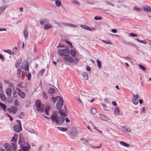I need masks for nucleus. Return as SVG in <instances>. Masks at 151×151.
I'll return each instance as SVG.
<instances>
[{
  "label": "nucleus",
  "mask_w": 151,
  "mask_h": 151,
  "mask_svg": "<svg viewBox=\"0 0 151 151\" xmlns=\"http://www.w3.org/2000/svg\"><path fill=\"white\" fill-rule=\"evenodd\" d=\"M119 112L120 110L119 108L118 107L115 108L114 111V114L116 115H119L120 114Z\"/></svg>",
  "instance_id": "nucleus-18"
},
{
  "label": "nucleus",
  "mask_w": 151,
  "mask_h": 151,
  "mask_svg": "<svg viewBox=\"0 0 151 151\" xmlns=\"http://www.w3.org/2000/svg\"><path fill=\"white\" fill-rule=\"evenodd\" d=\"M22 67L21 66L19 67L17 70V76L18 78H21L22 76L21 75V73L22 70Z\"/></svg>",
  "instance_id": "nucleus-15"
},
{
  "label": "nucleus",
  "mask_w": 151,
  "mask_h": 151,
  "mask_svg": "<svg viewBox=\"0 0 151 151\" xmlns=\"http://www.w3.org/2000/svg\"><path fill=\"white\" fill-rule=\"evenodd\" d=\"M18 110V108L14 106H12L10 108H7V111L10 113H12L13 114H16Z\"/></svg>",
  "instance_id": "nucleus-6"
},
{
  "label": "nucleus",
  "mask_w": 151,
  "mask_h": 151,
  "mask_svg": "<svg viewBox=\"0 0 151 151\" xmlns=\"http://www.w3.org/2000/svg\"><path fill=\"white\" fill-rule=\"evenodd\" d=\"M67 60L70 63L73 62L74 60L73 58L70 56H67Z\"/></svg>",
  "instance_id": "nucleus-26"
},
{
  "label": "nucleus",
  "mask_w": 151,
  "mask_h": 151,
  "mask_svg": "<svg viewBox=\"0 0 151 151\" xmlns=\"http://www.w3.org/2000/svg\"><path fill=\"white\" fill-rule=\"evenodd\" d=\"M20 147L23 151H28L30 147L29 145L27 142H26L23 145H21Z\"/></svg>",
  "instance_id": "nucleus-5"
},
{
  "label": "nucleus",
  "mask_w": 151,
  "mask_h": 151,
  "mask_svg": "<svg viewBox=\"0 0 151 151\" xmlns=\"http://www.w3.org/2000/svg\"><path fill=\"white\" fill-rule=\"evenodd\" d=\"M6 91L7 95L8 96H10L12 94V91L11 90L10 88H7L6 90Z\"/></svg>",
  "instance_id": "nucleus-27"
},
{
  "label": "nucleus",
  "mask_w": 151,
  "mask_h": 151,
  "mask_svg": "<svg viewBox=\"0 0 151 151\" xmlns=\"http://www.w3.org/2000/svg\"><path fill=\"white\" fill-rule=\"evenodd\" d=\"M82 76L85 80H87L88 79V75L87 73L86 72H83L82 74Z\"/></svg>",
  "instance_id": "nucleus-25"
},
{
  "label": "nucleus",
  "mask_w": 151,
  "mask_h": 151,
  "mask_svg": "<svg viewBox=\"0 0 151 151\" xmlns=\"http://www.w3.org/2000/svg\"><path fill=\"white\" fill-rule=\"evenodd\" d=\"M81 27L83 29H86L88 30H90V28L88 26L85 25H81Z\"/></svg>",
  "instance_id": "nucleus-30"
},
{
  "label": "nucleus",
  "mask_w": 151,
  "mask_h": 151,
  "mask_svg": "<svg viewBox=\"0 0 151 151\" xmlns=\"http://www.w3.org/2000/svg\"><path fill=\"white\" fill-rule=\"evenodd\" d=\"M97 63L98 68H100L101 67V61L99 60H97Z\"/></svg>",
  "instance_id": "nucleus-42"
},
{
  "label": "nucleus",
  "mask_w": 151,
  "mask_h": 151,
  "mask_svg": "<svg viewBox=\"0 0 151 151\" xmlns=\"http://www.w3.org/2000/svg\"><path fill=\"white\" fill-rule=\"evenodd\" d=\"M147 43L151 46V41L148 40L147 41Z\"/></svg>",
  "instance_id": "nucleus-63"
},
{
  "label": "nucleus",
  "mask_w": 151,
  "mask_h": 151,
  "mask_svg": "<svg viewBox=\"0 0 151 151\" xmlns=\"http://www.w3.org/2000/svg\"><path fill=\"white\" fill-rule=\"evenodd\" d=\"M7 7V6H6V5H5L0 8V14L2 13V12Z\"/></svg>",
  "instance_id": "nucleus-32"
},
{
  "label": "nucleus",
  "mask_w": 151,
  "mask_h": 151,
  "mask_svg": "<svg viewBox=\"0 0 151 151\" xmlns=\"http://www.w3.org/2000/svg\"><path fill=\"white\" fill-rule=\"evenodd\" d=\"M73 2L75 4H77L78 6L80 5V3L77 1L74 0L73 1Z\"/></svg>",
  "instance_id": "nucleus-52"
},
{
  "label": "nucleus",
  "mask_w": 151,
  "mask_h": 151,
  "mask_svg": "<svg viewBox=\"0 0 151 151\" xmlns=\"http://www.w3.org/2000/svg\"><path fill=\"white\" fill-rule=\"evenodd\" d=\"M4 146L6 151H13V150L12 146L8 143L5 144Z\"/></svg>",
  "instance_id": "nucleus-10"
},
{
  "label": "nucleus",
  "mask_w": 151,
  "mask_h": 151,
  "mask_svg": "<svg viewBox=\"0 0 151 151\" xmlns=\"http://www.w3.org/2000/svg\"><path fill=\"white\" fill-rule=\"evenodd\" d=\"M23 83H22V82H21L18 83L17 84V86L19 87L20 88H24L25 87V86H23Z\"/></svg>",
  "instance_id": "nucleus-43"
},
{
  "label": "nucleus",
  "mask_w": 151,
  "mask_h": 151,
  "mask_svg": "<svg viewBox=\"0 0 151 151\" xmlns=\"http://www.w3.org/2000/svg\"><path fill=\"white\" fill-rule=\"evenodd\" d=\"M143 10L146 12L149 13L151 11V9L148 6L143 7Z\"/></svg>",
  "instance_id": "nucleus-19"
},
{
  "label": "nucleus",
  "mask_w": 151,
  "mask_h": 151,
  "mask_svg": "<svg viewBox=\"0 0 151 151\" xmlns=\"http://www.w3.org/2000/svg\"><path fill=\"white\" fill-rule=\"evenodd\" d=\"M55 1V4L58 7L60 6L61 4V1L60 0H53Z\"/></svg>",
  "instance_id": "nucleus-22"
},
{
  "label": "nucleus",
  "mask_w": 151,
  "mask_h": 151,
  "mask_svg": "<svg viewBox=\"0 0 151 151\" xmlns=\"http://www.w3.org/2000/svg\"><path fill=\"white\" fill-rule=\"evenodd\" d=\"M102 19L101 17L96 16L94 17V19L96 20H100Z\"/></svg>",
  "instance_id": "nucleus-57"
},
{
  "label": "nucleus",
  "mask_w": 151,
  "mask_h": 151,
  "mask_svg": "<svg viewBox=\"0 0 151 151\" xmlns=\"http://www.w3.org/2000/svg\"><path fill=\"white\" fill-rule=\"evenodd\" d=\"M17 123H18V124H19V126H22L21 123L20 121L19 120H17Z\"/></svg>",
  "instance_id": "nucleus-61"
},
{
  "label": "nucleus",
  "mask_w": 151,
  "mask_h": 151,
  "mask_svg": "<svg viewBox=\"0 0 151 151\" xmlns=\"http://www.w3.org/2000/svg\"><path fill=\"white\" fill-rule=\"evenodd\" d=\"M12 145L13 146V148H14V151H16V149L17 147V145H16L15 142H14V143H12Z\"/></svg>",
  "instance_id": "nucleus-45"
},
{
  "label": "nucleus",
  "mask_w": 151,
  "mask_h": 151,
  "mask_svg": "<svg viewBox=\"0 0 151 151\" xmlns=\"http://www.w3.org/2000/svg\"><path fill=\"white\" fill-rule=\"evenodd\" d=\"M4 51L6 53H8L9 54H11L12 53V51L10 50H4Z\"/></svg>",
  "instance_id": "nucleus-49"
},
{
  "label": "nucleus",
  "mask_w": 151,
  "mask_h": 151,
  "mask_svg": "<svg viewBox=\"0 0 151 151\" xmlns=\"http://www.w3.org/2000/svg\"><path fill=\"white\" fill-rule=\"evenodd\" d=\"M86 70L87 71H90L91 70V68L88 66L86 67Z\"/></svg>",
  "instance_id": "nucleus-64"
},
{
  "label": "nucleus",
  "mask_w": 151,
  "mask_h": 151,
  "mask_svg": "<svg viewBox=\"0 0 151 151\" xmlns=\"http://www.w3.org/2000/svg\"><path fill=\"white\" fill-rule=\"evenodd\" d=\"M18 138V135L17 134H15L14 136L12 138L11 141L16 142Z\"/></svg>",
  "instance_id": "nucleus-21"
},
{
  "label": "nucleus",
  "mask_w": 151,
  "mask_h": 151,
  "mask_svg": "<svg viewBox=\"0 0 151 151\" xmlns=\"http://www.w3.org/2000/svg\"><path fill=\"white\" fill-rule=\"evenodd\" d=\"M57 98L59 99V100L57 102L56 107L59 110V113L61 117L59 118L57 115V112H54L50 116V118L52 121L56 122L57 124H60L64 121L65 114L63 111L60 110L63 105V99L60 96H57Z\"/></svg>",
  "instance_id": "nucleus-1"
},
{
  "label": "nucleus",
  "mask_w": 151,
  "mask_h": 151,
  "mask_svg": "<svg viewBox=\"0 0 151 151\" xmlns=\"http://www.w3.org/2000/svg\"><path fill=\"white\" fill-rule=\"evenodd\" d=\"M112 104L114 106H117V104L115 101H113L112 103Z\"/></svg>",
  "instance_id": "nucleus-62"
},
{
  "label": "nucleus",
  "mask_w": 151,
  "mask_h": 151,
  "mask_svg": "<svg viewBox=\"0 0 151 151\" xmlns=\"http://www.w3.org/2000/svg\"><path fill=\"white\" fill-rule=\"evenodd\" d=\"M22 59L21 58H19L17 60L15 64V66L16 68H17L19 66L22 62Z\"/></svg>",
  "instance_id": "nucleus-16"
},
{
  "label": "nucleus",
  "mask_w": 151,
  "mask_h": 151,
  "mask_svg": "<svg viewBox=\"0 0 151 151\" xmlns=\"http://www.w3.org/2000/svg\"><path fill=\"white\" fill-rule=\"evenodd\" d=\"M52 99L54 101V103L56 102L57 100L58 101L59 100V99H58L57 98V96L56 98H55L54 97H52Z\"/></svg>",
  "instance_id": "nucleus-51"
},
{
  "label": "nucleus",
  "mask_w": 151,
  "mask_h": 151,
  "mask_svg": "<svg viewBox=\"0 0 151 151\" xmlns=\"http://www.w3.org/2000/svg\"><path fill=\"white\" fill-rule=\"evenodd\" d=\"M76 49L75 48H73L70 49V52L71 55L73 57H75L76 55V53L75 51Z\"/></svg>",
  "instance_id": "nucleus-14"
},
{
  "label": "nucleus",
  "mask_w": 151,
  "mask_h": 151,
  "mask_svg": "<svg viewBox=\"0 0 151 151\" xmlns=\"http://www.w3.org/2000/svg\"><path fill=\"white\" fill-rule=\"evenodd\" d=\"M70 48L71 49L74 48L71 43L68 41H67V54H69L70 52L69 48Z\"/></svg>",
  "instance_id": "nucleus-8"
},
{
  "label": "nucleus",
  "mask_w": 151,
  "mask_h": 151,
  "mask_svg": "<svg viewBox=\"0 0 151 151\" xmlns=\"http://www.w3.org/2000/svg\"><path fill=\"white\" fill-rule=\"evenodd\" d=\"M50 107L49 106H47L44 109V112L46 115H48V111L50 109Z\"/></svg>",
  "instance_id": "nucleus-20"
},
{
  "label": "nucleus",
  "mask_w": 151,
  "mask_h": 151,
  "mask_svg": "<svg viewBox=\"0 0 151 151\" xmlns=\"http://www.w3.org/2000/svg\"><path fill=\"white\" fill-rule=\"evenodd\" d=\"M6 115L8 116L10 120V121H13V119L12 117L10 115L8 114H6Z\"/></svg>",
  "instance_id": "nucleus-54"
},
{
  "label": "nucleus",
  "mask_w": 151,
  "mask_h": 151,
  "mask_svg": "<svg viewBox=\"0 0 151 151\" xmlns=\"http://www.w3.org/2000/svg\"><path fill=\"white\" fill-rule=\"evenodd\" d=\"M119 142L121 145L125 147H128L129 146V144L123 141H119Z\"/></svg>",
  "instance_id": "nucleus-24"
},
{
  "label": "nucleus",
  "mask_w": 151,
  "mask_h": 151,
  "mask_svg": "<svg viewBox=\"0 0 151 151\" xmlns=\"http://www.w3.org/2000/svg\"><path fill=\"white\" fill-rule=\"evenodd\" d=\"M133 9L135 10L136 11L139 12L140 11V9L138 7L136 6H135L134 7Z\"/></svg>",
  "instance_id": "nucleus-46"
},
{
  "label": "nucleus",
  "mask_w": 151,
  "mask_h": 151,
  "mask_svg": "<svg viewBox=\"0 0 151 151\" xmlns=\"http://www.w3.org/2000/svg\"><path fill=\"white\" fill-rule=\"evenodd\" d=\"M76 99L79 101L80 103L83 104V103L82 101L81 100V99H80V98L79 97H77Z\"/></svg>",
  "instance_id": "nucleus-60"
},
{
  "label": "nucleus",
  "mask_w": 151,
  "mask_h": 151,
  "mask_svg": "<svg viewBox=\"0 0 151 151\" xmlns=\"http://www.w3.org/2000/svg\"><path fill=\"white\" fill-rule=\"evenodd\" d=\"M55 92V90L53 88H50L48 91V93L50 94H53Z\"/></svg>",
  "instance_id": "nucleus-36"
},
{
  "label": "nucleus",
  "mask_w": 151,
  "mask_h": 151,
  "mask_svg": "<svg viewBox=\"0 0 151 151\" xmlns=\"http://www.w3.org/2000/svg\"><path fill=\"white\" fill-rule=\"evenodd\" d=\"M24 36L25 38V39H26V37L28 36V32L27 30H24Z\"/></svg>",
  "instance_id": "nucleus-39"
},
{
  "label": "nucleus",
  "mask_w": 151,
  "mask_h": 151,
  "mask_svg": "<svg viewBox=\"0 0 151 151\" xmlns=\"http://www.w3.org/2000/svg\"><path fill=\"white\" fill-rule=\"evenodd\" d=\"M4 83L5 85H8L10 88H12L13 89H14V88L13 86V83L6 80L4 81Z\"/></svg>",
  "instance_id": "nucleus-13"
},
{
  "label": "nucleus",
  "mask_w": 151,
  "mask_h": 151,
  "mask_svg": "<svg viewBox=\"0 0 151 151\" xmlns=\"http://www.w3.org/2000/svg\"><path fill=\"white\" fill-rule=\"evenodd\" d=\"M133 103L135 105H137L138 103V99L137 98H134L132 100Z\"/></svg>",
  "instance_id": "nucleus-31"
},
{
  "label": "nucleus",
  "mask_w": 151,
  "mask_h": 151,
  "mask_svg": "<svg viewBox=\"0 0 151 151\" xmlns=\"http://www.w3.org/2000/svg\"><path fill=\"white\" fill-rule=\"evenodd\" d=\"M59 55L60 56H64V59L65 61L66 60V48L63 49H59L58 51Z\"/></svg>",
  "instance_id": "nucleus-4"
},
{
  "label": "nucleus",
  "mask_w": 151,
  "mask_h": 151,
  "mask_svg": "<svg viewBox=\"0 0 151 151\" xmlns=\"http://www.w3.org/2000/svg\"><path fill=\"white\" fill-rule=\"evenodd\" d=\"M29 132L35 134L36 132L33 129H30L29 131Z\"/></svg>",
  "instance_id": "nucleus-58"
},
{
  "label": "nucleus",
  "mask_w": 151,
  "mask_h": 151,
  "mask_svg": "<svg viewBox=\"0 0 151 151\" xmlns=\"http://www.w3.org/2000/svg\"><path fill=\"white\" fill-rule=\"evenodd\" d=\"M0 97L3 101H5L6 100V97L4 95L1 93L0 94Z\"/></svg>",
  "instance_id": "nucleus-35"
},
{
  "label": "nucleus",
  "mask_w": 151,
  "mask_h": 151,
  "mask_svg": "<svg viewBox=\"0 0 151 151\" xmlns=\"http://www.w3.org/2000/svg\"><path fill=\"white\" fill-rule=\"evenodd\" d=\"M14 131L16 132H19L20 131L22 130V126L16 125L14 127Z\"/></svg>",
  "instance_id": "nucleus-11"
},
{
  "label": "nucleus",
  "mask_w": 151,
  "mask_h": 151,
  "mask_svg": "<svg viewBox=\"0 0 151 151\" xmlns=\"http://www.w3.org/2000/svg\"><path fill=\"white\" fill-rule=\"evenodd\" d=\"M147 42L144 40H140L139 42L143 43L144 44H146L147 43Z\"/></svg>",
  "instance_id": "nucleus-59"
},
{
  "label": "nucleus",
  "mask_w": 151,
  "mask_h": 151,
  "mask_svg": "<svg viewBox=\"0 0 151 151\" xmlns=\"http://www.w3.org/2000/svg\"><path fill=\"white\" fill-rule=\"evenodd\" d=\"M67 132L68 134L71 138L74 137L78 133L77 129L74 127H70L67 126Z\"/></svg>",
  "instance_id": "nucleus-2"
},
{
  "label": "nucleus",
  "mask_w": 151,
  "mask_h": 151,
  "mask_svg": "<svg viewBox=\"0 0 151 151\" xmlns=\"http://www.w3.org/2000/svg\"><path fill=\"white\" fill-rule=\"evenodd\" d=\"M27 79L28 80H30L31 79V74L30 73H29L27 76Z\"/></svg>",
  "instance_id": "nucleus-53"
},
{
  "label": "nucleus",
  "mask_w": 151,
  "mask_h": 151,
  "mask_svg": "<svg viewBox=\"0 0 151 151\" xmlns=\"http://www.w3.org/2000/svg\"><path fill=\"white\" fill-rule=\"evenodd\" d=\"M139 68L143 71H145L146 70L145 68L142 65L139 64Z\"/></svg>",
  "instance_id": "nucleus-38"
},
{
  "label": "nucleus",
  "mask_w": 151,
  "mask_h": 151,
  "mask_svg": "<svg viewBox=\"0 0 151 151\" xmlns=\"http://www.w3.org/2000/svg\"><path fill=\"white\" fill-rule=\"evenodd\" d=\"M124 43H125L126 44H127L128 45L132 46H134V44L130 42H128L127 43L126 42H124Z\"/></svg>",
  "instance_id": "nucleus-55"
},
{
  "label": "nucleus",
  "mask_w": 151,
  "mask_h": 151,
  "mask_svg": "<svg viewBox=\"0 0 151 151\" xmlns=\"http://www.w3.org/2000/svg\"><path fill=\"white\" fill-rule=\"evenodd\" d=\"M91 111L92 114H95L97 112V109L95 108H92L91 109Z\"/></svg>",
  "instance_id": "nucleus-33"
},
{
  "label": "nucleus",
  "mask_w": 151,
  "mask_h": 151,
  "mask_svg": "<svg viewBox=\"0 0 151 151\" xmlns=\"http://www.w3.org/2000/svg\"><path fill=\"white\" fill-rule=\"evenodd\" d=\"M48 22V20L46 19H42L40 21V23L42 25L44 24L47 23Z\"/></svg>",
  "instance_id": "nucleus-23"
},
{
  "label": "nucleus",
  "mask_w": 151,
  "mask_h": 151,
  "mask_svg": "<svg viewBox=\"0 0 151 151\" xmlns=\"http://www.w3.org/2000/svg\"><path fill=\"white\" fill-rule=\"evenodd\" d=\"M52 27V25L49 23L46 24L44 26V29L45 30H46Z\"/></svg>",
  "instance_id": "nucleus-28"
},
{
  "label": "nucleus",
  "mask_w": 151,
  "mask_h": 151,
  "mask_svg": "<svg viewBox=\"0 0 151 151\" xmlns=\"http://www.w3.org/2000/svg\"><path fill=\"white\" fill-rule=\"evenodd\" d=\"M129 35L130 36L132 37H137V36L136 34L133 33H129Z\"/></svg>",
  "instance_id": "nucleus-48"
},
{
  "label": "nucleus",
  "mask_w": 151,
  "mask_h": 151,
  "mask_svg": "<svg viewBox=\"0 0 151 151\" xmlns=\"http://www.w3.org/2000/svg\"><path fill=\"white\" fill-rule=\"evenodd\" d=\"M45 71V69H42L39 72L38 75L39 76H42L43 75L44 73V72Z\"/></svg>",
  "instance_id": "nucleus-37"
},
{
  "label": "nucleus",
  "mask_w": 151,
  "mask_h": 151,
  "mask_svg": "<svg viewBox=\"0 0 151 151\" xmlns=\"http://www.w3.org/2000/svg\"><path fill=\"white\" fill-rule=\"evenodd\" d=\"M69 119H68L67 118V122H72L73 121V119L72 117L70 116L68 117Z\"/></svg>",
  "instance_id": "nucleus-40"
},
{
  "label": "nucleus",
  "mask_w": 151,
  "mask_h": 151,
  "mask_svg": "<svg viewBox=\"0 0 151 151\" xmlns=\"http://www.w3.org/2000/svg\"><path fill=\"white\" fill-rule=\"evenodd\" d=\"M16 89L18 91L17 93L19 96L22 99L24 98L25 96V93L22 91V90L18 87Z\"/></svg>",
  "instance_id": "nucleus-7"
},
{
  "label": "nucleus",
  "mask_w": 151,
  "mask_h": 151,
  "mask_svg": "<svg viewBox=\"0 0 151 151\" xmlns=\"http://www.w3.org/2000/svg\"><path fill=\"white\" fill-rule=\"evenodd\" d=\"M19 141L18 142V144L19 145H23L24 144H25L26 142H25L24 141V139L23 137H21V134H19Z\"/></svg>",
  "instance_id": "nucleus-12"
},
{
  "label": "nucleus",
  "mask_w": 151,
  "mask_h": 151,
  "mask_svg": "<svg viewBox=\"0 0 151 151\" xmlns=\"http://www.w3.org/2000/svg\"><path fill=\"white\" fill-rule=\"evenodd\" d=\"M0 107H1L3 109L4 111H6V107L5 104L1 103H0Z\"/></svg>",
  "instance_id": "nucleus-29"
},
{
  "label": "nucleus",
  "mask_w": 151,
  "mask_h": 151,
  "mask_svg": "<svg viewBox=\"0 0 151 151\" xmlns=\"http://www.w3.org/2000/svg\"><path fill=\"white\" fill-rule=\"evenodd\" d=\"M121 128L122 131L125 133H130L131 131V129L129 127L122 126Z\"/></svg>",
  "instance_id": "nucleus-9"
},
{
  "label": "nucleus",
  "mask_w": 151,
  "mask_h": 151,
  "mask_svg": "<svg viewBox=\"0 0 151 151\" xmlns=\"http://www.w3.org/2000/svg\"><path fill=\"white\" fill-rule=\"evenodd\" d=\"M35 105L36 107L37 111L39 113H43L44 112L43 109L44 106L42 104L40 100H37L35 103Z\"/></svg>",
  "instance_id": "nucleus-3"
},
{
  "label": "nucleus",
  "mask_w": 151,
  "mask_h": 151,
  "mask_svg": "<svg viewBox=\"0 0 151 151\" xmlns=\"http://www.w3.org/2000/svg\"><path fill=\"white\" fill-rule=\"evenodd\" d=\"M99 116L100 119L103 120L107 121L108 119L107 117L104 115L99 114Z\"/></svg>",
  "instance_id": "nucleus-17"
},
{
  "label": "nucleus",
  "mask_w": 151,
  "mask_h": 151,
  "mask_svg": "<svg viewBox=\"0 0 151 151\" xmlns=\"http://www.w3.org/2000/svg\"><path fill=\"white\" fill-rule=\"evenodd\" d=\"M14 104L15 106H17L18 105V101L16 99L14 102Z\"/></svg>",
  "instance_id": "nucleus-56"
},
{
  "label": "nucleus",
  "mask_w": 151,
  "mask_h": 151,
  "mask_svg": "<svg viewBox=\"0 0 151 151\" xmlns=\"http://www.w3.org/2000/svg\"><path fill=\"white\" fill-rule=\"evenodd\" d=\"M57 128L59 130H60L62 131L65 132L66 131V129L63 127H57Z\"/></svg>",
  "instance_id": "nucleus-44"
},
{
  "label": "nucleus",
  "mask_w": 151,
  "mask_h": 151,
  "mask_svg": "<svg viewBox=\"0 0 151 151\" xmlns=\"http://www.w3.org/2000/svg\"><path fill=\"white\" fill-rule=\"evenodd\" d=\"M42 95L43 97L45 99H47V97L46 95V93L45 92H43Z\"/></svg>",
  "instance_id": "nucleus-50"
},
{
  "label": "nucleus",
  "mask_w": 151,
  "mask_h": 151,
  "mask_svg": "<svg viewBox=\"0 0 151 151\" xmlns=\"http://www.w3.org/2000/svg\"><path fill=\"white\" fill-rule=\"evenodd\" d=\"M67 25L75 28L76 27V25L71 23H67Z\"/></svg>",
  "instance_id": "nucleus-47"
},
{
  "label": "nucleus",
  "mask_w": 151,
  "mask_h": 151,
  "mask_svg": "<svg viewBox=\"0 0 151 151\" xmlns=\"http://www.w3.org/2000/svg\"><path fill=\"white\" fill-rule=\"evenodd\" d=\"M102 41L104 43H106L107 44H110V45H112V43L110 41H105V40H102Z\"/></svg>",
  "instance_id": "nucleus-41"
},
{
  "label": "nucleus",
  "mask_w": 151,
  "mask_h": 151,
  "mask_svg": "<svg viewBox=\"0 0 151 151\" xmlns=\"http://www.w3.org/2000/svg\"><path fill=\"white\" fill-rule=\"evenodd\" d=\"M23 68L25 70L28 71L29 70V66L27 63H25V64L23 66Z\"/></svg>",
  "instance_id": "nucleus-34"
}]
</instances>
